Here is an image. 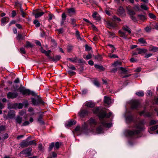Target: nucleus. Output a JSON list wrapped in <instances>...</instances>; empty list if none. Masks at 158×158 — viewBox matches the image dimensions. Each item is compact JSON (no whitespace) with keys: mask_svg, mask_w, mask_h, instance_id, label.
<instances>
[{"mask_svg":"<svg viewBox=\"0 0 158 158\" xmlns=\"http://www.w3.org/2000/svg\"><path fill=\"white\" fill-rule=\"evenodd\" d=\"M93 111L94 113L98 115L101 124L96 129L97 133L99 134L102 133L103 127H110L112 126V124L111 123H107V121L103 119L106 115L105 112L103 110H100L98 107L94 108Z\"/></svg>","mask_w":158,"mask_h":158,"instance_id":"1","label":"nucleus"},{"mask_svg":"<svg viewBox=\"0 0 158 158\" xmlns=\"http://www.w3.org/2000/svg\"><path fill=\"white\" fill-rule=\"evenodd\" d=\"M145 123V121L143 120L140 121L138 123H136L132 131L127 130L125 131V133L127 136L131 137L143 131L145 127L143 125Z\"/></svg>","mask_w":158,"mask_h":158,"instance_id":"2","label":"nucleus"},{"mask_svg":"<svg viewBox=\"0 0 158 158\" xmlns=\"http://www.w3.org/2000/svg\"><path fill=\"white\" fill-rule=\"evenodd\" d=\"M98 123L96 119L91 118L84 123L83 125V129L85 131L87 132H94L96 129V127Z\"/></svg>","mask_w":158,"mask_h":158,"instance_id":"3","label":"nucleus"},{"mask_svg":"<svg viewBox=\"0 0 158 158\" xmlns=\"http://www.w3.org/2000/svg\"><path fill=\"white\" fill-rule=\"evenodd\" d=\"M19 91L23 95L27 96L31 94L33 96H36V94L34 91H31L29 89H26L24 87H20Z\"/></svg>","mask_w":158,"mask_h":158,"instance_id":"4","label":"nucleus"},{"mask_svg":"<svg viewBox=\"0 0 158 158\" xmlns=\"http://www.w3.org/2000/svg\"><path fill=\"white\" fill-rule=\"evenodd\" d=\"M31 100L32 104L34 106H36L40 104H41L44 105V102L42 100V99L38 97V98L36 99L34 98H31Z\"/></svg>","mask_w":158,"mask_h":158,"instance_id":"5","label":"nucleus"},{"mask_svg":"<svg viewBox=\"0 0 158 158\" xmlns=\"http://www.w3.org/2000/svg\"><path fill=\"white\" fill-rule=\"evenodd\" d=\"M148 52V50L144 48H137L135 51L132 52L133 56L137 55L138 54H141L142 53H145Z\"/></svg>","mask_w":158,"mask_h":158,"instance_id":"6","label":"nucleus"},{"mask_svg":"<svg viewBox=\"0 0 158 158\" xmlns=\"http://www.w3.org/2000/svg\"><path fill=\"white\" fill-rule=\"evenodd\" d=\"M89 112L87 110L81 109L78 112L79 115L81 118H83L87 116L89 114Z\"/></svg>","mask_w":158,"mask_h":158,"instance_id":"7","label":"nucleus"},{"mask_svg":"<svg viewBox=\"0 0 158 158\" xmlns=\"http://www.w3.org/2000/svg\"><path fill=\"white\" fill-rule=\"evenodd\" d=\"M32 150V148H27L25 150L21 151L20 152V154L25 155L27 156H29L31 155V152Z\"/></svg>","mask_w":158,"mask_h":158,"instance_id":"8","label":"nucleus"},{"mask_svg":"<svg viewBox=\"0 0 158 158\" xmlns=\"http://www.w3.org/2000/svg\"><path fill=\"white\" fill-rule=\"evenodd\" d=\"M18 95L16 92H9L7 94V98L9 99H13L16 98Z\"/></svg>","mask_w":158,"mask_h":158,"instance_id":"9","label":"nucleus"},{"mask_svg":"<svg viewBox=\"0 0 158 158\" xmlns=\"http://www.w3.org/2000/svg\"><path fill=\"white\" fill-rule=\"evenodd\" d=\"M107 27L109 28H114L117 26L116 23L113 21H109L106 22Z\"/></svg>","mask_w":158,"mask_h":158,"instance_id":"10","label":"nucleus"},{"mask_svg":"<svg viewBox=\"0 0 158 158\" xmlns=\"http://www.w3.org/2000/svg\"><path fill=\"white\" fill-rule=\"evenodd\" d=\"M139 102L137 100H133L132 102L131 107L133 109H136L139 107Z\"/></svg>","mask_w":158,"mask_h":158,"instance_id":"11","label":"nucleus"},{"mask_svg":"<svg viewBox=\"0 0 158 158\" xmlns=\"http://www.w3.org/2000/svg\"><path fill=\"white\" fill-rule=\"evenodd\" d=\"M15 115V111L13 110H9L8 113L6 118L12 119L14 118Z\"/></svg>","mask_w":158,"mask_h":158,"instance_id":"12","label":"nucleus"},{"mask_svg":"<svg viewBox=\"0 0 158 158\" xmlns=\"http://www.w3.org/2000/svg\"><path fill=\"white\" fill-rule=\"evenodd\" d=\"M44 14V12H39L38 10H35L33 13L36 18H38Z\"/></svg>","mask_w":158,"mask_h":158,"instance_id":"13","label":"nucleus"},{"mask_svg":"<svg viewBox=\"0 0 158 158\" xmlns=\"http://www.w3.org/2000/svg\"><path fill=\"white\" fill-rule=\"evenodd\" d=\"M95 104L92 101L87 102L85 103V106L89 108H92L95 106Z\"/></svg>","mask_w":158,"mask_h":158,"instance_id":"14","label":"nucleus"},{"mask_svg":"<svg viewBox=\"0 0 158 158\" xmlns=\"http://www.w3.org/2000/svg\"><path fill=\"white\" fill-rule=\"evenodd\" d=\"M140 116L144 115L145 117H150L151 115L149 112H146L144 110L142 111L139 113Z\"/></svg>","mask_w":158,"mask_h":158,"instance_id":"15","label":"nucleus"},{"mask_svg":"<svg viewBox=\"0 0 158 158\" xmlns=\"http://www.w3.org/2000/svg\"><path fill=\"white\" fill-rule=\"evenodd\" d=\"M8 19V18L6 17H4L2 19L1 25L2 26H4L6 23L8 22L7 21Z\"/></svg>","mask_w":158,"mask_h":158,"instance_id":"16","label":"nucleus"},{"mask_svg":"<svg viewBox=\"0 0 158 158\" xmlns=\"http://www.w3.org/2000/svg\"><path fill=\"white\" fill-rule=\"evenodd\" d=\"M16 124H20L22 121V118L19 116H17L15 118Z\"/></svg>","mask_w":158,"mask_h":158,"instance_id":"17","label":"nucleus"},{"mask_svg":"<svg viewBox=\"0 0 158 158\" xmlns=\"http://www.w3.org/2000/svg\"><path fill=\"white\" fill-rule=\"evenodd\" d=\"M149 50L150 51L153 52H156L158 51V47L153 46H150L149 47Z\"/></svg>","mask_w":158,"mask_h":158,"instance_id":"18","label":"nucleus"},{"mask_svg":"<svg viewBox=\"0 0 158 158\" xmlns=\"http://www.w3.org/2000/svg\"><path fill=\"white\" fill-rule=\"evenodd\" d=\"M104 103L107 105L110 104L111 102L110 98L106 96H104Z\"/></svg>","mask_w":158,"mask_h":158,"instance_id":"19","label":"nucleus"},{"mask_svg":"<svg viewBox=\"0 0 158 158\" xmlns=\"http://www.w3.org/2000/svg\"><path fill=\"white\" fill-rule=\"evenodd\" d=\"M28 139L26 140H23L21 143V147H26L29 145L28 141Z\"/></svg>","mask_w":158,"mask_h":158,"instance_id":"20","label":"nucleus"},{"mask_svg":"<svg viewBox=\"0 0 158 158\" xmlns=\"http://www.w3.org/2000/svg\"><path fill=\"white\" fill-rule=\"evenodd\" d=\"M68 12L69 14V15L71 16L75 14V10L73 8H71L69 9Z\"/></svg>","mask_w":158,"mask_h":158,"instance_id":"21","label":"nucleus"},{"mask_svg":"<svg viewBox=\"0 0 158 158\" xmlns=\"http://www.w3.org/2000/svg\"><path fill=\"white\" fill-rule=\"evenodd\" d=\"M43 113L41 114L39 116L37 119L38 121L40 124H43L44 123L42 120V118L43 117Z\"/></svg>","mask_w":158,"mask_h":158,"instance_id":"22","label":"nucleus"},{"mask_svg":"<svg viewBox=\"0 0 158 158\" xmlns=\"http://www.w3.org/2000/svg\"><path fill=\"white\" fill-rule=\"evenodd\" d=\"M118 33L119 34L121 37L125 39H127V36L126 35L125 33L123 32L121 30H119L118 31Z\"/></svg>","mask_w":158,"mask_h":158,"instance_id":"23","label":"nucleus"},{"mask_svg":"<svg viewBox=\"0 0 158 158\" xmlns=\"http://www.w3.org/2000/svg\"><path fill=\"white\" fill-rule=\"evenodd\" d=\"M25 37V34L22 35L20 34H18L16 37V39L18 40H23Z\"/></svg>","mask_w":158,"mask_h":158,"instance_id":"24","label":"nucleus"},{"mask_svg":"<svg viewBox=\"0 0 158 158\" xmlns=\"http://www.w3.org/2000/svg\"><path fill=\"white\" fill-rule=\"evenodd\" d=\"M158 127V125H156L152 126L151 127H150V129L148 130V132L151 134H152L153 133L151 132L152 131H155L156 130Z\"/></svg>","mask_w":158,"mask_h":158,"instance_id":"25","label":"nucleus"},{"mask_svg":"<svg viewBox=\"0 0 158 158\" xmlns=\"http://www.w3.org/2000/svg\"><path fill=\"white\" fill-rule=\"evenodd\" d=\"M123 29L124 31L127 32L129 34H130L131 33V30L128 26H124L123 27Z\"/></svg>","mask_w":158,"mask_h":158,"instance_id":"26","label":"nucleus"},{"mask_svg":"<svg viewBox=\"0 0 158 158\" xmlns=\"http://www.w3.org/2000/svg\"><path fill=\"white\" fill-rule=\"evenodd\" d=\"M76 36L78 40H83V38L81 37L80 35V33L79 31L77 30L76 31Z\"/></svg>","mask_w":158,"mask_h":158,"instance_id":"27","label":"nucleus"},{"mask_svg":"<svg viewBox=\"0 0 158 158\" xmlns=\"http://www.w3.org/2000/svg\"><path fill=\"white\" fill-rule=\"evenodd\" d=\"M152 24L150 25V26H147L144 29L145 31L148 33L150 32L152 29Z\"/></svg>","mask_w":158,"mask_h":158,"instance_id":"28","label":"nucleus"},{"mask_svg":"<svg viewBox=\"0 0 158 158\" xmlns=\"http://www.w3.org/2000/svg\"><path fill=\"white\" fill-rule=\"evenodd\" d=\"M118 12L120 15H122L124 14L125 11L123 8L120 6L118 10Z\"/></svg>","mask_w":158,"mask_h":158,"instance_id":"29","label":"nucleus"},{"mask_svg":"<svg viewBox=\"0 0 158 158\" xmlns=\"http://www.w3.org/2000/svg\"><path fill=\"white\" fill-rule=\"evenodd\" d=\"M92 17L94 19L97 20H99L100 19V17L98 16V15L96 12L93 14Z\"/></svg>","mask_w":158,"mask_h":158,"instance_id":"30","label":"nucleus"},{"mask_svg":"<svg viewBox=\"0 0 158 158\" xmlns=\"http://www.w3.org/2000/svg\"><path fill=\"white\" fill-rule=\"evenodd\" d=\"M122 63V62H121L120 61H117L115 62L112 64V65H113L114 67H116V66H118L121 65Z\"/></svg>","mask_w":158,"mask_h":158,"instance_id":"31","label":"nucleus"},{"mask_svg":"<svg viewBox=\"0 0 158 158\" xmlns=\"http://www.w3.org/2000/svg\"><path fill=\"white\" fill-rule=\"evenodd\" d=\"M14 106H16L19 109H22L23 106V103H16L14 104Z\"/></svg>","mask_w":158,"mask_h":158,"instance_id":"32","label":"nucleus"},{"mask_svg":"<svg viewBox=\"0 0 158 158\" xmlns=\"http://www.w3.org/2000/svg\"><path fill=\"white\" fill-rule=\"evenodd\" d=\"M133 120V117L131 116H129L126 117V120L127 123H129Z\"/></svg>","mask_w":158,"mask_h":158,"instance_id":"33","label":"nucleus"},{"mask_svg":"<svg viewBox=\"0 0 158 158\" xmlns=\"http://www.w3.org/2000/svg\"><path fill=\"white\" fill-rule=\"evenodd\" d=\"M108 56L110 58H118V56L115 54L109 53Z\"/></svg>","mask_w":158,"mask_h":158,"instance_id":"34","label":"nucleus"},{"mask_svg":"<svg viewBox=\"0 0 158 158\" xmlns=\"http://www.w3.org/2000/svg\"><path fill=\"white\" fill-rule=\"evenodd\" d=\"M33 23L35 25V26L37 27H39L40 25V23L38 22V20L36 19L34 20L33 22Z\"/></svg>","mask_w":158,"mask_h":158,"instance_id":"35","label":"nucleus"},{"mask_svg":"<svg viewBox=\"0 0 158 158\" xmlns=\"http://www.w3.org/2000/svg\"><path fill=\"white\" fill-rule=\"evenodd\" d=\"M112 19L113 21L114 22L116 21L120 22L121 21V19L115 16H114L113 17Z\"/></svg>","mask_w":158,"mask_h":158,"instance_id":"36","label":"nucleus"},{"mask_svg":"<svg viewBox=\"0 0 158 158\" xmlns=\"http://www.w3.org/2000/svg\"><path fill=\"white\" fill-rule=\"evenodd\" d=\"M34 45L32 44H31L30 42L29 41H27L26 45L25 46V47H30L32 48L33 47Z\"/></svg>","mask_w":158,"mask_h":158,"instance_id":"37","label":"nucleus"},{"mask_svg":"<svg viewBox=\"0 0 158 158\" xmlns=\"http://www.w3.org/2000/svg\"><path fill=\"white\" fill-rule=\"evenodd\" d=\"M136 94L139 97H143L144 95V93L142 91L136 92Z\"/></svg>","mask_w":158,"mask_h":158,"instance_id":"38","label":"nucleus"},{"mask_svg":"<svg viewBox=\"0 0 158 158\" xmlns=\"http://www.w3.org/2000/svg\"><path fill=\"white\" fill-rule=\"evenodd\" d=\"M76 123V121L73 120L69 121L68 122V125L69 126H71L75 124Z\"/></svg>","mask_w":158,"mask_h":158,"instance_id":"39","label":"nucleus"},{"mask_svg":"<svg viewBox=\"0 0 158 158\" xmlns=\"http://www.w3.org/2000/svg\"><path fill=\"white\" fill-rule=\"evenodd\" d=\"M128 13L130 16L131 15H133L135 14V13L134 11L131 9H129L128 10Z\"/></svg>","mask_w":158,"mask_h":158,"instance_id":"40","label":"nucleus"},{"mask_svg":"<svg viewBox=\"0 0 158 158\" xmlns=\"http://www.w3.org/2000/svg\"><path fill=\"white\" fill-rule=\"evenodd\" d=\"M71 24L73 25V27H75L76 26V24L75 23L76 20L74 19H71Z\"/></svg>","mask_w":158,"mask_h":158,"instance_id":"41","label":"nucleus"},{"mask_svg":"<svg viewBox=\"0 0 158 158\" xmlns=\"http://www.w3.org/2000/svg\"><path fill=\"white\" fill-rule=\"evenodd\" d=\"M139 18L141 20H144L146 19L145 16L142 15H138Z\"/></svg>","mask_w":158,"mask_h":158,"instance_id":"42","label":"nucleus"},{"mask_svg":"<svg viewBox=\"0 0 158 158\" xmlns=\"http://www.w3.org/2000/svg\"><path fill=\"white\" fill-rule=\"evenodd\" d=\"M61 56L60 55H57L55 56L53 58L54 61H57L60 60Z\"/></svg>","mask_w":158,"mask_h":158,"instance_id":"43","label":"nucleus"},{"mask_svg":"<svg viewBox=\"0 0 158 158\" xmlns=\"http://www.w3.org/2000/svg\"><path fill=\"white\" fill-rule=\"evenodd\" d=\"M158 123V120H152L150 121V125H153Z\"/></svg>","mask_w":158,"mask_h":158,"instance_id":"44","label":"nucleus"},{"mask_svg":"<svg viewBox=\"0 0 158 158\" xmlns=\"http://www.w3.org/2000/svg\"><path fill=\"white\" fill-rule=\"evenodd\" d=\"M108 33L109 34V37L113 38L115 36V34L114 33H112L110 31H108Z\"/></svg>","mask_w":158,"mask_h":158,"instance_id":"45","label":"nucleus"},{"mask_svg":"<svg viewBox=\"0 0 158 158\" xmlns=\"http://www.w3.org/2000/svg\"><path fill=\"white\" fill-rule=\"evenodd\" d=\"M29 145H31L33 144L36 145V141L35 140H33L28 141Z\"/></svg>","mask_w":158,"mask_h":158,"instance_id":"46","label":"nucleus"},{"mask_svg":"<svg viewBox=\"0 0 158 158\" xmlns=\"http://www.w3.org/2000/svg\"><path fill=\"white\" fill-rule=\"evenodd\" d=\"M55 146V143L54 142L51 143L49 147V151H51L52 148Z\"/></svg>","mask_w":158,"mask_h":158,"instance_id":"47","label":"nucleus"},{"mask_svg":"<svg viewBox=\"0 0 158 158\" xmlns=\"http://www.w3.org/2000/svg\"><path fill=\"white\" fill-rule=\"evenodd\" d=\"M140 7L142 9H144L145 10H147L148 9L147 6L144 4L141 5Z\"/></svg>","mask_w":158,"mask_h":158,"instance_id":"48","label":"nucleus"},{"mask_svg":"<svg viewBox=\"0 0 158 158\" xmlns=\"http://www.w3.org/2000/svg\"><path fill=\"white\" fill-rule=\"evenodd\" d=\"M23 106L24 105L25 107H27L29 105L28 102L27 100H25L23 103Z\"/></svg>","mask_w":158,"mask_h":158,"instance_id":"49","label":"nucleus"},{"mask_svg":"<svg viewBox=\"0 0 158 158\" xmlns=\"http://www.w3.org/2000/svg\"><path fill=\"white\" fill-rule=\"evenodd\" d=\"M120 70L122 71V73H126L127 71L123 67H120Z\"/></svg>","mask_w":158,"mask_h":158,"instance_id":"50","label":"nucleus"},{"mask_svg":"<svg viewBox=\"0 0 158 158\" xmlns=\"http://www.w3.org/2000/svg\"><path fill=\"white\" fill-rule=\"evenodd\" d=\"M51 52V51L50 50H48V51H46L45 52H44V54L47 56L49 57L50 56L49 54Z\"/></svg>","mask_w":158,"mask_h":158,"instance_id":"51","label":"nucleus"},{"mask_svg":"<svg viewBox=\"0 0 158 158\" xmlns=\"http://www.w3.org/2000/svg\"><path fill=\"white\" fill-rule=\"evenodd\" d=\"M68 73L69 74L72 76L74 75L75 74V73L74 72L71 70H68Z\"/></svg>","mask_w":158,"mask_h":158,"instance_id":"52","label":"nucleus"},{"mask_svg":"<svg viewBox=\"0 0 158 158\" xmlns=\"http://www.w3.org/2000/svg\"><path fill=\"white\" fill-rule=\"evenodd\" d=\"M149 16L151 19H155L156 18V16L153 14L150 13L148 15Z\"/></svg>","mask_w":158,"mask_h":158,"instance_id":"53","label":"nucleus"},{"mask_svg":"<svg viewBox=\"0 0 158 158\" xmlns=\"http://www.w3.org/2000/svg\"><path fill=\"white\" fill-rule=\"evenodd\" d=\"M20 53L22 54H25L26 53L25 49L23 48H20Z\"/></svg>","mask_w":158,"mask_h":158,"instance_id":"54","label":"nucleus"},{"mask_svg":"<svg viewBox=\"0 0 158 158\" xmlns=\"http://www.w3.org/2000/svg\"><path fill=\"white\" fill-rule=\"evenodd\" d=\"M139 42L143 44H144L146 43V41L144 40V39L143 38H140L139 39Z\"/></svg>","mask_w":158,"mask_h":158,"instance_id":"55","label":"nucleus"},{"mask_svg":"<svg viewBox=\"0 0 158 158\" xmlns=\"http://www.w3.org/2000/svg\"><path fill=\"white\" fill-rule=\"evenodd\" d=\"M60 144L58 142H56L55 143V148L58 149L59 148Z\"/></svg>","mask_w":158,"mask_h":158,"instance_id":"56","label":"nucleus"},{"mask_svg":"<svg viewBox=\"0 0 158 158\" xmlns=\"http://www.w3.org/2000/svg\"><path fill=\"white\" fill-rule=\"evenodd\" d=\"M62 19L65 20L66 18V16L65 13H63L61 15Z\"/></svg>","mask_w":158,"mask_h":158,"instance_id":"57","label":"nucleus"},{"mask_svg":"<svg viewBox=\"0 0 158 158\" xmlns=\"http://www.w3.org/2000/svg\"><path fill=\"white\" fill-rule=\"evenodd\" d=\"M95 59H97L99 60H100L102 59V57L101 56L99 55H98L97 56H95Z\"/></svg>","mask_w":158,"mask_h":158,"instance_id":"58","label":"nucleus"},{"mask_svg":"<svg viewBox=\"0 0 158 158\" xmlns=\"http://www.w3.org/2000/svg\"><path fill=\"white\" fill-rule=\"evenodd\" d=\"M73 47L72 46L69 45L67 47V50L68 52H70L72 50Z\"/></svg>","mask_w":158,"mask_h":158,"instance_id":"59","label":"nucleus"},{"mask_svg":"<svg viewBox=\"0 0 158 158\" xmlns=\"http://www.w3.org/2000/svg\"><path fill=\"white\" fill-rule=\"evenodd\" d=\"M68 59L73 62H76V58H69Z\"/></svg>","mask_w":158,"mask_h":158,"instance_id":"60","label":"nucleus"},{"mask_svg":"<svg viewBox=\"0 0 158 158\" xmlns=\"http://www.w3.org/2000/svg\"><path fill=\"white\" fill-rule=\"evenodd\" d=\"M69 68L70 69H71L73 70H75L76 69V68L75 67H74L73 65H70L69 67Z\"/></svg>","mask_w":158,"mask_h":158,"instance_id":"61","label":"nucleus"},{"mask_svg":"<svg viewBox=\"0 0 158 158\" xmlns=\"http://www.w3.org/2000/svg\"><path fill=\"white\" fill-rule=\"evenodd\" d=\"M85 50L86 51L90 50L91 49V48L90 47L88 46L87 44H86L85 45Z\"/></svg>","mask_w":158,"mask_h":158,"instance_id":"62","label":"nucleus"},{"mask_svg":"<svg viewBox=\"0 0 158 158\" xmlns=\"http://www.w3.org/2000/svg\"><path fill=\"white\" fill-rule=\"evenodd\" d=\"M16 15V13L15 10H13L12 13H11V15L12 17H15Z\"/></svg>","mask_w":158,"mask_h":158,"instance_id":"63","label":"nucleus"},{"mask_svg":"<svg viewBox=\"0 0 158 158\" xmlns=\"http://www.w3.org/2000/svg\"><path fill=\"white\" fill-rule=\"evenodd\" d=\"M152 25L154 27V28L157 30H158V23H156L155 25L152 24Z\"/></svg>","mask_w":158,"mask_h":158,"instance_id":"64","label":"nucleus"}]
</instances>
